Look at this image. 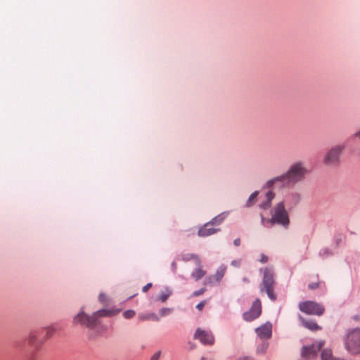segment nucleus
<instances>
[{
    "mask_svg": "<svg viewBox=\"0 0 360 360\" xmlns=\"http://www.w3.org/2000/svg\"><path fill=\"white\" fill-rule=\"evenodd\" d=\"M117 313H118V311L101 309L94 312L91 316H89L82 311L75 316L74 323H79L92 329L99 323L98 318L111 316L115 315Z\"/></svg>",
    "mask_w": 360,
    "mask_h": 360,
    "instance_id": "nucleus-1",
    "label": "nucleus"
},
{
    "mask_svg": "<svg viewBox=\"0 0 360 360\" xmlns=\"http://www.w3.org/2000/svg\"><path fill=\"white\" fill-rule=\"evenodd\" d=\"M271 218L266 222L271 224H277L288 229L290 224V217L285 209L284 201L276 203L271 210Z\"/></svg>",
    "mask_w": 360,
    "mask_h": 360,
    "instance_id": "nucleus-2",
    "label": "nucleus"
},
{
    "mask_svg": "<svg viewBox=\"0 0 360 360\" xmlns=\"http://www.w3.org/2000/svg\"><path fill=\"white\" fill-rule=\"evenodd\" d=\"M308 174L309 170L304 162L302 161H297L292 163L285 172L290 186H293L297 183L303 181Z\"/></svg>",
    "mask_w": 360,
    "mask_h": 360,
    "instance_id": "nucleus-3",
    "label": "nucleus"
},
{
    "mask_svg": "<svg viewBox=\"0 0 360 360\" xmlns=\"http://www.w3.org/2000/svg\"><path fill=\"white\" fill-rule=\"evenodd\" d=\"M275 281L274 272L271 269L266 268L264 270V277L259 285L261 293L266 292L271 301H276L277 296L274 292Z\"/></svg>",
    "mask_w": 360,
    "mask_h": 360,
    "instance_id": "nucleus-4",
    "label": "nucleus"
},
{
    "mask_svg": "<svg viewBox=\"0 0 360 360\" xmlns=\"http://www.w3.org/2000/svg\"><path fill=\"white\" fill-rule=\"evenodd\" d=\"M345 149V146L338 144L331 147L323 157V162L328 167H337L340 164V159Z\"/></svg>",
    "mask_w": 360,
    "mask_h": 360,
    "instance_id": "nucleus-5",
    "label": "nucleus"
},
{
    "mask_svg": "<svg viewBox=\"0 0 360 360\" xmlns=\"http://www.w3.org/2000/svg\"><path fill=\"white\" fill-rule=\"evenodd\" d=\"M345 348L352 354L360 353V329L349 333L345 340Z\"/></svg>",
    "mask_w": 360,
    "mask_h": 360,
    "instance_id": "nucleus-6",
    "label": "nucleus"
},
{
    "mask_svg": "<svg viewBox=\"0 0 360 360\" xmlns=\"http://www.w3.org/2000/svg\"><path fill=\"white\" fill-rule=\"evenodd\" d=\"M301 311L311 315L321 316L324 312V307L319 303L313 301H305L299 304Z\"/></svg>",
    "mask_w": 360,
    "mask_h": 360,
    "instance_id": "nucleus-7",
    "label": "nucleus"
},
{
    "mask_svg": "<svg viewBox=\"0 0 360 360\" xmlns=\"http://www.w3.org/2000/svg\"><path fill=\"white\" fill-rule=\"evenodd\" d=\"M262 313V304L259 299H257L252 304L250 309L243 314V319L246 321H252L258 318Z\"/></svg>",
    "mask_w": 360,
    "mask_h": 360,
    "instance_id": "nucleus-8",
    "label": "nucleus"
},
{
    "mask_svg": "<svg viewBox=\"0 0 360 360\" xmlns=\"http://www.w3.org/2000/svg\"><path fill=\"white\" fill-rule=\"evenodd\" d=\"M324 342L322 341L313 344L311 346H304L302 348V356L306 359H311L317 356V352L323 347Z\"/></svg>",
    "mask_w": 360,
    "mask_h": 360,
    "instance_id": "nucleus-9",
    "label": "nucleus"
},
{
    "mask_svg": "<svg viewBox=\"0 0 360 360\" xmlns=\"http://www.w3.org/2000/svg\"><path fill=\"white\" fill-rule=\"evenodd\" d=\"M266 186L267 188H271L275 187L278 188H283V187H288L290 186V182L288 181V179L287 178V176L285 173L275 176L271 179H269L266 184Z\"/></svg>",
    "mask_w": 360,
    "mask_h": 360,
    "instance_id": "nucleus-10",
    "label": "nucleus"
},
{
    "mask_svg": "<svg viewBox=\"0 0 360 360\" xmlns=\"http://www.w3.org/2000/svg\"><path fill=\"white\" fill-rule=\"evenodd\" d=\"M194 338L199 340L203 345H212L214 341V336L210 331L200 328L196 330Z\"/></svg>",
    "mask_w": 360,
    "mask_h": 360,
    "instance_id": "nucleus-11",
    "label": "nucleus"
},
{
    "mask_svg": "<svg viewBox=\"0 0 360 360\" xmlns=\"http://www.w3.org/2000/svg\"><path fill=\"white\" fill-rule=\"evenodd\" d=\"M257 335L262 339L269 338L271 335V324L265 323L256 329Z\"/></svg>",
    "mask_w": 360,
    "mask_h": 360,
    "instance_id": "nucleus-12",
    "label": "nucleus"
},
{
    "mask_svg": "<svg viewBox=\"0 0 360 360\" xmlns=\"http://www.w3.org/2000/svg\"><path fill=\"white\" fill-rule=\"evenodd\" d=\"M210 226H211L210 223L208 222V223L205 224L202 227H201L198 230V236L200 237H207V236L212 235L219 231V229H214Z\"/></svg>",
    "mask_w": 360,
    "mask_h": 360,
    "instance_id": "nucleus-13",
    "label": "nucleus"
},
{
    "mask_svg": "<svg viewBox=\"0 0 360 360\" xmlns=\"http://www.w3.org/2000/svg\"><path fill=\"white\" fill-rule=\"evenodd\" d=\"M226 271V266L225 265H221L216 271L214 275L208 278V280L211 283L212 280H215L216 282H219L224 277Z\"/></svg>",
    "mask_w": 360,
    "mask_h": 360,
    "instance_id": "nucleus-14",
    "label": "nucleus"
},
{
    "mask_svg": "<svg viewBox=\"0 0 360 360\" xmlns=\"http://www.w3.org/2000/svg\"><path fill=\"white\" fill-rule=\"evenodd\" d=\"M275 197V193L273 191H268L265 195V200L259 204V207L264 210H267L271 207V201Z\"/></svg>",
    "mask_w": 360,
    "mask_h": 360,
    "instance_id": "nucleus-15",
    "label": "nucleus"
},
{
    "mask_svg": "<svg viewBox=\"0 0 360 360\" xmlns=\"http://www.w3.org/2000/svg\"><path fill=\"white\" fill-rule=\"evenodd\" d=\"M41 331H32L30 333L28 337V341L30 344L32 345H35L37 344H41L43 342V340H39L38 341V337L41 335Z\"/></svg>",
    "mask_w": 360,
    "mask_h": 360,
    "instance_id": "nucleus-16",
    "label": "nucleus"
},
{
    "mask_svg": "<svg viewBox=\"0 0 360 360\" xmlns=\"http://www.w3.org/2000/svg\"><path fill=\"white\" fill-rule=\"evenodd\" d=\"M197 266H198V268L191 274L192 277L195 281H198V280L201 279L206 274V271L202 269V266L201 264L200 261V265H197Z\"/></svg>",
    "mask_w": 360,
    "mask_h": 360,
    "instance_id": "nucleus-17",
    "label": "nucleus"
},
{
    "mask_svg": "<svg viewBox=\"0 0 360 360\" xmlns=\"http://www.w3.org/2000/svg\"><path fill=\"white\" fill-rule=\"evenodd\" d=\"M139 319L141 321H150V320L154 321H159L158 316L154 313L141 314L139 315Z\"/></svg>",
    "mask_w": 360,
    "mask_h": 360,
    "instance_id": "nucleus-18",
    "label": "nucleus"
},
{
    "mask_svg": "<svg viewBox=\"0 0 360 360\" xmlns=\"http://www.w3.org/2000/svg\"><path fill=\"white\" fill-rule=\"evenodd\" d=\"M181 259L184 262H188L191 259H194L197 265H200V258L198 255L193 254H183L181 256Z\"/></svg>",
    "mask_w": 360,
    "mask_h": 360,
    "instance_id": "nucleus-19",
    "label": "nucleus"
},
{
    "mask_svg": "<svg viewBox=\"0 0 360 360\" xmlns=\"http://www.w3.org/2000/svg\"><path fill=\"white\" fill-rule=\"evenodd\" d=\"M258 193V191H255L250 195V196L249 197L246 202L247 207H251L255 203Z\"/></svg>",
    "mask_w": 360,
    "mask_h": 360,
    "instance_id": "nucleus-20",
    "label": "nucleus"
},
{
    "mask_svg": "<svg viewBox=\"0 0 360 360\" xmlns=\"http://www.w3.org/2000/svg\"><path fill=\"white\" fill-rule=\"evenodd\" d=\"M225 219V216L222 214H219L214 218H213L209 223H210L211 226H217L219 225Z\"/></svg>",
    "mask_w": 360,
    "mask_h": 360,
    "instance_id": "nucleus-21",
    "label": "nucleus"
},
{
    "mask_svg": "<svg viewBox=\"0 0 360 360\" xmlns=\"http://www.w3.org/2000/svg\"><path fill=\"white\" fill-rule=\"evenodd\" d=\"M55 331L56 328L53 326H49L41 330L42 335L43 333H45V336L46 339L49 338L51 335H53Z\"/></svg>",
    "mask_w": 360,
    "mask_h": 360,
    "instance_id": "nucleus-22",
    "label": "nucleus"
},
{
    "mask_svg": "<svg viewBox=\"0 0 360 360\" xmlns=\"http://www.w3.org/2000/svg\"><path fill=\"white\" fill-rule=\"evenodd\" d=\"M304 326L311 330H316L320 328L316 323L312 321H304Z\"/></svg>",
    "mask_w": 360,
    "mask_h": 360,
    "instance_id": "nucleus-23",
    "label": "nucleus"
},
{
    "mask_svg": "<svg viewBox=\"0 0 360 360\" xmlns=\"http://www.w3.org/2000/svg\"><path fill=\"white\" fill-rule=\"evenodd\" d=\"M172 312V309L171 308H162L159 311V314L161 316H165L170 314Z\"/></svg>",
    "mask_w": 360,
    "mask_h": 360,
    "instance_id": "nucleus-24",
    "label": "nucleus"
},
{
    "mask_svg": "<svg viewBox=\"0 0 360 360\" xmlns=\"http://www.w3.org/2000/svg\"><path fill=\"white\" fill-rule=\"evenodd\" d=\"M135 314H136L135 311L130 309V310L125 311L123 313V316L127 319H131L132 317H134L135 316Z\"/></svg>",
    "mask_w": 360,
    "mask_h": 360,
    "instance_id": "nucleus-25",
    "label": "nucleus"
},
{
    "mask_svg": "<svg viewBox=\"0 0 360 360\" xmlns=\"http://www.w3.org/2000/svg\"><path fill=\"white\" fill-rule=\"evenodd\" d=\"M170 294H171L170 290H167V292L165 293H162L160 296V300H161V302H165L167 300V298L170 295Z\"/></svg>",
    "mask_w": 360,
    "mask_h": 360,
    "instance_id": "nucleus-26",
    "label": "nucleus"
},
{
    "mask_svg": "<svg viewBox=\"0 0 360 360\" xmlns=\"http://www.w3.org/2000/svg\"><path fill=\"white\" fill-rule=\"evenodd\" d=\"M319 283H320L319 281L311 282V283H309L308 288L310 290H314V289L319 288Z\"/></svg>",
    "mask_w": 360,
    "mask_h": 360,
    "instance_id": "nucleus-27",
    "label": "nucleus"
},
{
    "mask_svg": "<svg viewBox=\"0 0 360 360\" xmlns=\"http://www.w3.org/2000/svg\"><path fill=\"white\" fill-rule=\"evenodd\" d=\"M206 291V289L205 288H202L198 290H195L193 292V297H197L202 295Z\"/></svg>",
    "mask_w": 360,
    "mask_h": 360,
    "instance_id": "nucleus-28",
    "label": "nucleus"
},
{
    "mask_svg": "<svg viewBox=\"0 0 360 360\" xmlns=\"http://www.w3.org/2000/svg\"><path fill=\"white\" fill-rule=\"evenodd\" d=\"M161 356V352H156L150 358V360H159Z\"/></svg>",
    "mask_w": 360,
    "mask_h": 360,
    "instance_id": "nucleus-29",
    "label": "nucleus"
},
{
    "mask_svg": "<svg viewBox=\"0 0 360 360\" xmlns=\"http://www.w3.org/2000/svg\"><path fill=\"white\" fill-rule=\"evenodd\" d=\"M206 304V302L205 301H202L200 302V303H198L197 305H196V308L201 311L202 310V309L204 308L205 305Z\"/></svg>",
    "mask_w": 360,
    "mask_h": 360,
    "instance_id": "nucleus-30",
    "label": "nucleus"
},
{
    "mask_svg": "<svg viewBox=\"0 0 360 360\" xmlns=\"http://www.w3.org/2000/svg\"><path fill=\"white\" fill-rule=\"evenodd\" d=\"M151 286H152V284L150 283L146 284V285H144L143 287V289H142L143 292H146L151 288Z\"/></svg>",
    "mask_w": 360,
    "mask_h": 360,
    "instance_id": "nucleus-31",
    "label": "nucleus"
},
{
    "mask_svg": "<svg viewBox=\"0 0 360 360\" xmlns=\"http://www.w3.org/2000/svg\"><path fill=\"white\" fill-rule=\"evenodd\" d=\"M266 349V345L265 344H262V346H261V348H259L257 349V352H262V353H264L265 352V350Z\"/></svg>",
    "mask_w": 360,
    "mask_h": 360,
    "instance_id": "nucleus-32",
    "label": "nucleus"
},
{
    "mask_svg": "<svg viewBox=\"0 0 360 360\" xmlns=\"http://www.w3.org/2000/svg\"><path fill=\"white\" fill-rule=\"evenodd\" d=\"M260 262L262 263H266L267 261H268V257L267 256L264 255H262L261 256V259H260Z\"/></svg>",
    "mask_w": 360,
    "mask_h": 360,
    "instance_id": "nucleus-33",
    "label": "nucleus"
},
{
    "mask_svg": "<svg viewBox=\"0 0 360 360\" xmlns=\"http://www.w3.org/2000/svg\"><path fill=\"white\" fill-rule=\"evenodd\" d=\"M172 271L174 272H176V269H177V264L175 262H173L172 263Z\"/></svg>",
    "mask_w": 360,
    "mask_h": 360,
    "instance_id": "nucleus-34",
    "label": "nucleus"
},
{
    "mask_svg": "<svg viewBox=\"0 0 360 360\" xmlns=\"http://www.w3.org/2000/svg\"><path fill=\"white\" fill-rule=\"evenodd\" d=\"M233 244H234V245H236V246H239V245H240V238H236V239H235V240H233Z\"/></svg>",
    "mask_w": 360,
    "mask_h": 360,
    "instance_id": "nucleus-35",
    "label": "nucleus"
},
{
    "mask_svg": "<svg viewBox=\"0 0 360 360\" xmlns=\"http://www.w3.org/2000/svg\"><path fill=\"white\" fill-rule=\"evenodd\" d=\"M231 264L235 266H240V262L237 260H233L231 262Z\"/></svg>",
    "mask_w": 360,
    "mask_h": 360,
    "instance_id": "nucleus-36",
    "label": "nucleus"
},
{
    "mask_svg": "<svg viewBox=\"0 0 360 360\" xmlns=\"http://www.w3.org/2000/svg\"><path fill=\"white\" fill-rule=\"evenodd\" d=\"M238 360H253V359L252 358H250L248 356H244V357L238 359Z\"/></svg>",
    "mask_w": 360,
    "mask_h": 360,
    "instance_id": "nucleus-37",
    "label": "nucleus"
},
{
    "mask_svg": "<svg viewBox=\"0 0 360 360\" xmlns=\"http://www.w3.org/2000/svg\"><path fill=\"white\" fill-rule=\"evenodd\" d=\"M99 300H100V301H101V302H104L105 297H104V295H103V294H101V295H99Z\"/></svg>",
    "mask_w": 360,
    "mask_h": 360,
    "instance_id": "nucleus-38",
    "label": "nucleus"
},
{
    "mask_svg": "<svg viewBox=\"0 0 360 360\" xmlns=\"http://www.w3.org/2000/svg\"><path fill=\"white\" fill-rule=\"evenodd\" d=\"M354 136L355 137H359V138H360V130H359V131H358L357 132H356V133L354 134Z\"/></svg>",
    "mask_w": 360,
    "mask_h": 360,
    "instance_id": "nucleus-39",
    "label": "nucleus"
},
{
    "mask_svg": "<svg viewBox=\"0 0 360 360\" xmlns=\"http://www.w3.org/2000/svg\"><path fill=\"white\" fill-rule=\"evenodd\" d=\"M243 281L245 282V283H248L249 282V279L247 278H243Z\"/></svg>",
    "mask_w": 360,
    "mask_h": 360,
    "instance_id": "nucleus-40",
    "label": "nucleus"
},
{
    "mask_svg": "<svg viewBox=\"0 0 360 360\" xmlns=\"http://www.w3.org/2000/svg\"><path fill=\"white\" fill-rule=\"evenodd\" d=\"M261 219H262V223L264 224V218L262 215H261Z\"/></svg>",
    "mask_w": 360,
    "mask_h": 360,
    "instance_id": "nucleus-41",
    "label": "nucleus"
}]
</instances>
